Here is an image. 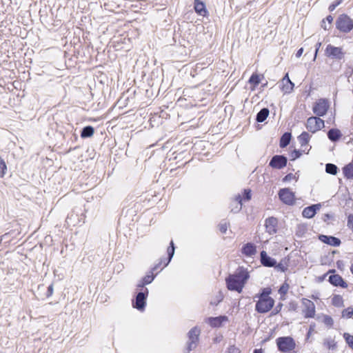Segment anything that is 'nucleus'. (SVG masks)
Returning <instances> with one entry per match:
<instances>
[{
  "label": "nucleus",
  "instance_id": "nucleus-1",
  "mask_svg": "<svg viewBox=\"0 0 353 353\" xmlns=\"http://www.w3.org/2000/svg\"><path fill=\"white\" fill-rule=\"evenodd\" d=\"M250 279V272L243 266H239L233 274H229L225 278V284L228 290L241 293Z\"/></svg>",
  "mask_w": 353,
  "mask_h": 353
},
{
  "label": "nucleus",
  "instance_id": "nucleus-2",
  "mask_svg": "<svg viewBox=\"0 0 353 353\" xmlns=\"http://www.w3.org/2000/svg\"><path fill=\"white\" fill-rule=\"evenodd\" d=\"M148 295L149 290L148 288L139 289V291L136 292L133 299H132V305L133 308L137 309L140 312L145 311Z\"/></svg>",
  "mask_w": 353,
  "mask_h": 353
},
{
  "label": "nucleus",
  "instance_id": "nucleus-3",
  "mask_svg": "<svg viewBox=\"0 0 353 353\" xmlns=\"http://www.w3.org/2000/svg\"><path fill=\"white\" fill-rule=\"evenodd\" d=\"M276 343L278 350L281 353H289L296 347V342L290 336L278 337Z\"/></svg>",
  "mask_w": 353,
  "mask_h": 353
},
{
  "label": "nucleus",
  "instance_id": "nucleus-4",
  "mask_svg": "<svg viewBox=\"0 0 353 353\" xmlns=\"http://www.w3.org/2000/svg\"><path fill=\"white\" fill-rule=\"evenodd\" d=\"M336 28L341 32L348 33L353 30V19L347 14H340L336 20Z\"/></svg>",
  "mask_w": 353,
  "mask_h": 353
},
{
  "label": "nucleus",
  "instance_id": "nucleus-5",
  "mask_svg": "<svg viewBox=\"0 0 353 353\" xmlns=\"http://www.w3.org/2000/svg\"><path fill=\"white\" fill-rule=\"evenodd\" d=\"M200 334L201 329L198 326L193 327L188 332V341L186 347L188 353L196 348L199 341Z\"/></svg>",
  "mask_w": 353,
  "mask_h": 353
},
{
  "label": "nucleus",
  "instance_id": "nucleus-6",
  "mask_svg": "<svg viewBox=\"0 0 353 353\" xmlns=\"http://www.w3.org/2000/svg\"><path fill=\"white\" fill-rule=\"evenodd\" d=\"M274 299L272 297L260 298L255 304V311L259 314L267 313L274 307Z\"/></svg>",
  "mask_w": 353,
  "mask_h": 353
},
{
  "label": "nucleus",
  "instance_id": "nucleus-7",
  "mask_svg": "<svg viewBox=\"0 0 353 353\" xmlns=\"http://www.w3.org/2000/svg\"><path fill=\"white\" fill-rule=\"evenodd\" d=\"M330 108V103L327 99L321 98L313 105L312 111L317 117L325 116Z\"/></svg>",
  "mask_w": 353,
  "mask_h": 353
},
{
  "label": "nucleus",
  "instance_id": "nucleus-8",
  "mask_svg": "<svg viewBox=\"0 0 353 353\" xmlns=\"http://www.w3.org/2000/svg\"><path fill=\"white\" fill-rule=\"evenodd\" d=\"M280 201L288 205H293L296 201L295 194L288 188H281L278 192Z\"/></svg>",
  "mask_w": 353,
  "mask_h": 353
},
{
  "label": "nucleus",
  "instance_id": "nucleus-9",
  "mask_svg": "<svg viewBox=\"0 0 353 353\" xmlns=\"http://www.w3.org/2000/svg\"><path fill=\"white\" fill-rule=\"evenodd\" d=\"M325 127L324 121L319 117H310L307 119L306 128L312 133H315Z\"/></svg>",
  "mask_w": 353,
  "mask_h": 353
},
{
  "label": "nucleus",
  "instance_id": "nucleus-10",
  "mask_svg": "<svg viewBox=\"0 0 353 353\" xmlns=\"http://www.w3.org/2000/svg\"><path fill=\"white\" fill-rule=\"evenodd\" d=\"M325 55L332 59L341 60L344 58L345 52L342 48L328 44L325 50Z\"/></svg>",
  "mask_w": 353,
  "mask_h": 353
},
{
  "label": "nucleus",
  "instance_id": "nucleus-11",
  "mask_svg": "<svg viewBox=\"0 0 353 353\" xmlns=\"http://www.w3.org/2000/svg\"><path fill=\"white\" fill-rule=\"evenodd\" d=\"M287 164L288 158L283 154H275L272 156L269 162V166L276 170H281L284 168Z\"/></svg>",
  "mask_w": 353,
  "mask_h": 353
},
{
  "label": "nucleus",
  "instance_id": "nucleus-12",
  "mask_svg": "<svg viewBox=\"0 0 353 353\" xmlns=\"http://www.w3.org/2000/svg\"><path fill=\"white\" fill-rule=\"evenodd\" d=\"M302 303L305 305V309L303 310L304 317L306 319L314 318L316 312L314 303L305 298L302 299Z\"/></svg>",
  "mask_w": 353,
  "mask_h": 353
},
{
  "label": "nucleus",
  "instance_id": "nucleus-13",
  "mask_svg": "<svg viewBox=\"0 0 353 353\" xmlns=\"http://www.w3.org/2000/svg\"><path fill=\"white\" fill-rule=\"evenodd\" d=\"M228 321V317L225 315H220L214 317L210 316L205 319V322L213 328L222 327L223 323Z\"/></svg>",
  "mask_w": 353,
  "mask_h": 353
},
{
  "label": "nucleus",
  "instance_id": "nucleus-14",
  "mask_svg": "<svg viewBox=\"0 0 353 353\" xmlns=\"http://www.w3.org/2000/svg\"><path fill=\"white\" fill-rule=\"evenodd\" d=\"M321 203L312 204L309 206H307L303 210L302 216L304 218L312 219L316 215V214L321 209Z\"/></svg>",
  "mask_w": 353,
  "mask_h": 353
},
{
  "label": "nucleus",
  "instance_id": "nucleus-15",
  "mask_svg": "<svg viewBox=\"0 0 353 353\" xmlns=\"http://www.w3.org/2000/svg\"><path fill=\"white\" fill-rule=\"evenodd\" d=\"M318 238L323 243L333 247H339L341 244V239L334 236L319 234Z\"/></svg>",
  "mask_w": 353,
  "mask_h": 353
},
{
  "label": "nucleus",
  "instance_id": "nucleus-16",
  "mask_svg": "<svg viewBox=\"0 0 353 353\" xmlns=\"http://www.w3.org/2000/svg\"><path fill=\"white\" fill-rule=\"evenodd\" d=\"M265 227L269 234H274L277 232L278 219L274 216H270L265 219Z\"/></svg>",
  "mask_w": 353,
  "mask_h": 353
},
{
  "label": "nucleus",
  "instance_id": "nucleus-17",
  "mask_svg": "<svg viewBox=\"0 0 353 353\" xmlns=\"http://www.w3.org/2000/svg\"><path fill=\"white\" fill-rule=\"evenodd\" d=\"M260 261L263 266L267 268H274L276 265V260L269 256L265 250L260 252Z\"/></svg>",
  "mask_w": 353,
  "mask_h": 353
},
{
  "label": "nucleus",
  "instance_id": "nucleus-18",
  "mask_svg": "<svg viewBox=\"0 0 353 353\" xmlns=\"http://www.w3.org/2000/svg\"><path fill=\"white\" fill-rule=\"evenodd\" d=\"M241 252L246 257H252L256 252V245L252 242H248L243 245Z\"/></svg>",
  "mask_w": 353,
  "mask_h": 353
},
{
  "label": "nucleus",
  "instance_id": "nucleus-19",
  "mask_svg": "<svg viewBox=\"0 0 353 353\" xmlns=\"http://www.w3.org/2000/svg\"><path fill=\"white\" fill-rule=\"evenodd\" d=\"M194 9L195 12L203 17L209 15V12L204 1L201 0H194Z\"/></svg>",
  "mask_w": 353,
  "mask_h": 353
},
{
  "label": "nucleus",
  "instance_id": "nucleus-20",
  "mask_svg": "<svg viewBox=\"0 0 353 353\" xmlns=\"http://www.w3.org/2000/svg\"><path fill=\"white\" fill-rule=\"evenodd\" d=\"M328 281L334 287L347 288L348 286L347 282L342 278L341 275L338 274L330 275L329 276Z\"/></svg>",
  "mask_w": 353,
  "mask_h": 353
},
{
  "label": "nucleus",
  "instance_id": "nucleus-21",
  "mask_svg": "<svg viewBox=\"0 0 353 353\" xmlns=\"http://www.w3.org/2000/svg\"><path fill=\"white\" fill-rule=\"evenodd\" d=\"M156 276L157 274H154V273L149 272L143 277H142L139 282L137 284V288L141 290L146 288L145 285L152 283Z\"/></svg>",
  "mask_w": 353,
  "mask_h": 353
},
{
  "label": "nucleus",
  "instance_id": "nucleus-22",
  "mask_svg": "<svg viewBox=\"0 0 353 353\" xmlns=\"http://www.w3.org/2000/svg\"><path fill=\"white\" fill-rule=\"evenodd\" d=\"M327 138L332 143L338 142L343 136L342 132L338 128H330L327 132Z\"/></svg>",
  "mask_w": 353,
  "mask_h": 353
},
{
  "label": "nucleus",
  "instance_id": "nucleus-23",
  "mask_svg": "<svg viewBox=\"0 0 353 353\" xmlns=\"http://www.w3.org/2000/svg\"><path fill=\"white\" fill-rule=\"evenodd\" d=\"M282 81L283 83L282 90L285 94L290 93L294 89V83L290 79L288 73L284 75Z\"/></svg>",
  "mask_w": 353,
  "mask_h": 353
},
{
  "label": "nucleus",
  "instance_id": "nucleus-24",
  "mask_svg": "<svg viewBox=\"0 0 353 353\" xmlns=\"http://www.w3.org/2000/svg\"><path fill=\"white\" fill-rule=\"evenodd\" d=\"M292 133L290 132H284L279 139V147L281 148H286L290 143V141L292 139Z\"/></svg>",
  "mask_w": 353,
  "mask_h": 353
},
{
  "label": "nucleus",
  "instance_id": "nucleus-25",
  "mask_svg": "<svg viewBox=\"0 0 353 353\" xmlns=\"http://www.w3.org/2000/svg\"><path fill=\"white\" fill-rule=\"evenodd\" d=\"M175 248H175L174 241L172 240H171V241L170 243V245L168 246V248L167 249L168 257L166 259H165V261H163L164 267L167 266L171 261L172 259L173 258L174 254Z\"/></svg>",
  "mask_w": 353,
  "mask_h": 353
},
{
  "label": "nucleus",
  "instance_id": "nucleus-26",
  "mask_svg": "<svg viewBox=\"0 0 353 353\" xmlns=\"http://www.w3.org/2000/svg\"><path fill=\"white\" fill-rule=\"evenodd\" d=\"M270 114V110L268 108H263L256 115V121L257 123H263L266 120Z\"/></svg>",
  "mask_w": 353,
  "mask_h": 353
},
{
  "label": "nucleus",
  "instance_id": "nucleus-27",
  "mask_svg": "<svg viewBox=\"0 0 353 353\" xmlns=\"http://www.w3.org/2000/svg\"><path fill=\"white\" fill-rule=\"evenodd\" d=\"M342 170L345 179H353V161H351L343 166Z\"/></svg>",
  "mask_w": 353,
  "mask_h": 353
},
{
  "label": "nucleus",
  "instance_id": "nucleus-28",
  "mask_svg": "<svg viewBox=\"0 0 353 353\" xmlns=\"http://www.w3.org/2000/svg\"><path fill=\"white\" fill-rule=\"evenodd\" d=\"M94 133V128L92 125H86L81 130V137L82 139L90 138Z\"/></svg>",
  "mask_w": 353,
  "mask_h": 353
},
{
  "label": "nucleus",
  "instance_id": "nucleus-29",
  "mask_svg": "<svg viewBox=\"0 0 353 353\" xmlns=\"http://www.w3.org/2000/svg\"><path fill=\"white\" fill-rule=\"evenodd\" d=\"M289 261V258L285 257L279 263L276 262V265L274 266V268L281 272H285L288 270Z\"/></svg>",
  "mask_w": 353,
  "mask_h": 353
},
{
  "label": "nucleus",
  "instance_id": "nucleus-30",
  "mask_svg": "<svg viewBox=\"0 0 353 353\" xmlns=\"http://www.w3.org/2000/svg\"><path fill=\"white\" fill-rule=\"evenodd\" d=\"M261 78L260 74L256 72L253 73L249 78L248 83L252 86V90H254L261 83Z\"/></svg>",
  "mask_w": 353,
  "mask_h": 353
},
{
  "label": "nucleus",
  "instance_id": "nucleus-31",
  "mask_svg": "<svg viewBox=\"0 0 353 353\" xmlns=\"http://www.w3.org/2000/svg\"><path fill=\"white\" fill-rule=\"evenodd\" d=\"M297 139L299 141V143L301 144V146L303 147L308 144L310 139V135L308 132L303 131L301 133V134L298 136Z\"/></svg>",
  "mask_w": 353,
  "mask_h": 353
},
{
  "label": "nucleus",
  "instance_id": "nucleus-32",
  "mask_svg": "<svg viewBox=\"0 0 353 353\" xmlns=\"http://www.w3.org/2000/svg\"><path fill=\"white\" fill-rule=\"evenodd\" d=\"M272 293V289L270 288H261L260 292L256 294L255 297L258 298L259 300L261 299H267L270 296V294Z\"/></svg>",
  "mask_w": 353,
  "mask_h": 353
},
{
  "label": "nucleus",
  "instance_id": "nucleus-33",
  "mask_svg": "<svg viewBox=\"0 0 353 353\" xmlns=\"http://www.w3.org/2000/svg\"><path fill=\"white\" fill-rule=\"evenodd\" d=\"M332 304L336 307L344 306L343 297L339 294H335L332 299Z\"/></svg>",
  "mask_w": 353,
  "mask_h": 353
},
{
  "label": "nucleus",
  "instance_id": "nucleus-34",
  "mask_svg": "<svg viewBox=\"0 0 353 353\" xmlns=\"http://www.w3.org/2000/svg\"><path fill=\"white\" fill-rule=\"evenodd\" d=\"M325 172L327 174L336 175L339 172V168L335 164L328 163L325 165Z\"/></svg>",
  "mask_w": 353,
  "mask_h": 353
},
{
  "label": "nucleus",
  "instance_id": "nucleus-35",
  "mask_svg": "<svg viewBox=\"0 0 353 353\" xmlns=\"http://www.w3.org/2000/svg\"><path fill=\"white\" fill-rule=\"evenodd\" d=\"M323 345L325 346L327 349L332 350H335L337 347L336 342L331 338L325 339L323 341Z\"/></svg>",
  "mask_w": 353,
  "mask_h": 353
},
{
  "label": "nucleus",
  "instance_id": "nucleus-36",
  "mask_svg": "<svg viewBox=\"0 0 353 353\" xmlns=\"http://www.w3.org/2000/svg\"><path fill=\"white\" fill-rule=\"evenodd\" d=\"M323 319L322 322L329 328L332 327L334 325V320L332 318V316L327 315V314H323L322 315Z\"/></svg>",
  "mask_w": 353,
  "mask_h": 353
},
{
  "label": "nucleus",
  "instance_id": "nucleus-37",
  "mask_svg": "<svg viewBox=\"0 0 353 353\" xmlns=\"http://www.w3.org/2000/svg\"><path fill=\"white\" fill-rule=\"evenodd\" d=\"M343 336L348 347L353 350V336L350 333L345 332Z\"/></svg>",
  "mask_w": 353,
  "mask_h": 353
},
{
  "label": "nucleus",
  "instance_id": "nucleus-38",
  "mask_svg": "<svg viewBox=\"0 0 353 353\" xmlns=\"http://www.w3.org/2000/svg\"><path fill=\"white\" fill-rule=\"evenodd\" d=\"M244 201H248L252 199V190L250 188H245L241 194Z\"/></svg>",
  "mask_w": 353,
  "mask_h": 353
},
{
  "label": "nucleus",
  "instance_id": "nucleus-39",
  "mask_svg": "<svg viewBox=\"0 0 353 353\" xmlns=\"http://www.w3.org/2000/svg\"><path fill=\"white\" fill-rule=\"evenodd\" d=\"M288 289H289V285L286 282H284L280 286L278 292H279V294L281 295V299H282V300L284 299L282 298V296H285L287 294Z\"/></svg>",
  "mask_w": 353,
  "mask_h": 353
},
{
  "label": "nucleus",
  "instance_id": "nucleus-40",
  "mask_svg": "<svg viewBox=\"0 0 353 353\" xmlns=\"http://www.w3.org/2000/svg\"><path fill=\"white\" fill-rule=\"evenodd\" d=\"M342 317L346 318V319H350L353 316V307H348L344 310H343L342 312Z\"/></svg>",
  "mask_w": 353,
  "mask_h": 353
},
{
  "label": "nucleus",
  "instance_id": "nucleus-41",
  "mask_svg": "<svg viewBox=\"0 0 353 353\" xmlns=\"http://www.w3.org/2000/svg\"><path fill=\"white\" fill-rule=\"evenodd\" d=\"M53 292H54V285H53V283H51L47 288V291L43 294V296H42L40 294H39V296H41V299H45L46 298H50L53 294Z\"/></svg>",
  "mask_w": 353,
  "mask_h": 353
},
{
  "label": "nucleus",
  "instance_id": "nucleus-42",
  "mask_svg": "<svg viewBox=\"0 0 353 353\" xmlns=\"http://www.w3.org/2000/svg\"><path fill=\"white\" fill-rule=\"evenodd\" d=\"M302 154H303V151L301 150H298V149L293 150L290 154V156L291 157L290 160L294 161V160L300 158L301 157Z\"/></svg>",
  "mask_w": 353,
  "mask_h": 353
},
{
  "label": "nucleus",
  "instance_id": "nucleus-43",
  "mask_svg": "<svg viewBox=\"0 0 353 353\" xmlns=\"http://www.w3.org/2000/svg\"><path fill=\"white\" fill-rule=\"evenodd\" d=\"M7 165L5 161L0 157V178H3L6 174Z\"/></svg>",
  "mask_w": 353,
  "mask_h": 353
},
{
  "label": "nucleus",
  "instance_id": "nucleus-44",
  "mask_svg": "<svg viewBox=\"0 0 353 353\" xmlns=\"http://www.w3.org/2000/svg\"><path fill=\"white\" fill-rule=\"evenodd\" d=\"M230 212L236 214L239 212L242 209V205H240L239 203H234V202H232L230 204Z\"/></svg>",
  "mask_w": 353,
  "mask_h": 353
},
{
  "label": "nucleus",
  "instance_id": "nucleus-45",
  "mask_svg": "<svg viewBox=\"0 0 353 353\" xmlns=\"http://www.w3.org/2000/svg\"><path fill=\"white\" fill-rule=\"evenodd\" d=\"M307 232V227L303 224L299 225L296 234L298 236H302Z\"/></svg>",
  "mask_w": 353,
  "mask_h": 353
},
{
  "label": "nucleus",
  "instance_id": "nucleus-46",
  "mask_svg": "<svg viewBox=\"0 0 353 353\" xmlns=\"http://www.w3.org/2000/svg\"><path fill=\"white\" fill-rule=\"evenodd\" d=\"M223 299V296L219 292V295L216 296L215 299L210 301V304L211 305H219Z\"/></svg>",
  "mask_w": 353,
  "mask_h": 353
},
{
  "label": "nucleus",
  "instance_id": "nucleus-47",
  "mask_svg": "<svg viewBox=\"0 0 353 353\" xmlns=\"http://www.w3.org/2000/svg\"><path fill=\"white\" fill-rule=\"evenodd\" d=\"M343 0H335L333 1L328 7V10L330 12L334 11L337 6H339Z\"/></svg>",
  "mask_w": 353,
  "mask_h": 353
},
{
  "label": "nucleus",
  "instance_id": "nucleus-48",
  "mask_svg": "<svg viewBox=\"0 0 353 353\" xmlns=\"http://www.w3.org/2000/svg\"><path fill=\"white\" fill-rule=\"evenodd\" d=\"M283 306V304L282 303L279 302L276 305V307L273 309V310L272 311L271 316L278 314L282 310Z\"/></svg>",
  "mask_w": 353,
  "mask_h": 353
},
{
  "label": "nucleus",
  "instance_id": "nucleus-49",
  "mask_svg": "<svg viewBox=\"0 0 353 353\" xmlns=\"http://www.w3.org/2000/svg\"><path fill=\"white\" fill-rule=\"evenodd\" d=\"M347 226L353 230V214H350L347 216Z\"/></svg>",
  "mask_w": 353,
  "mask_h": 353
},
{
  "label": "nucleus",
  "instance_id": "nucleus-50",
  "mask_svg": "<svg viewBox=\"0 0 353 353\" xmlns=\"http://www.w3.org/2000/svg\"><path fill=\"white\" fill-rule=\"evenodd\" d=\"M228 353H241V350L235 345H230L227 350Z\"/></svg>",
  "mask_w": 353,
  "mask_h": 353
},
{
  "label": "nucleus",
  "instance_id": "nucleus-51",
  "mask_svg": "<svg viewBox=\"0 0 353 353\" xmlns=\"http://www.w3.org/2000/svg\"><path fill=\"white\" fill-rule=\"evenodd\" d=\"M293 178H295V175H294L292 173H288L282 179V181L283 183H288L293 179Z\"/></svg>",
  "mask_w": 353,
  "mask_h": 353
},
{
  "label": "nucleus",
  "instance_id": "nucleus-52",
  "mask_svg": "<svg viewBox=\"0 0 353 353\" xmlns=\"http://www.w3.org/2000/svg\"><path fill=\"white\" fill-rule=\"evenodd\" d=\"M298 308V304L295 301H290L289 303V310L296 311Z\"/></svg>",
  "mask_w": 353,
  "mask_h": 353
},
{
  "label": "nucleus",
  "instance_id": "nucleus-53",
  "mask_svg": "<svg viewBox=\"0 0 353 353\" xmlns=\"http://www.w3.org/2000/svg\"><path fill=\"white\" fill-rule=\"evenodd\" d=\"M243 197L241 194H238L234 197V201H233L234 203H239L240 205H243Z\"/></svg>",
  "mask_w": 353,
  "mask_h": 353
},
{
  "label": "nucleus",
  "instance_id": "nucleus-54",
  "mask_svg": "<svg viewBox=\"0 0 353 353\" xmlns=\"http://www.w3.org/2000/svg\"><path fill=\"white\" fill-rule=\"evenodd\" d=\"M314 327H315V323H312L310 325L309 329H308L307 334H306V339L310 338L312 332L314 330Z\"/></svg>",
  "mask_w": 353,
  "mask_h": 353
},
{
  "label": "nucleus",
  "instance_id": "nucleus-55",
  "mask_svg": "<svg viewBox=\"0 0 353 353\" xmlns=\"http://www.w3.org/2000/svg\"><path fill=\"white\" fill-rule=\"evenodd\" d=\"M219 231L222 234H225L226 233L227 230H228V226H227L226 223H221V224H219Z\"/></svg>",
  "mask_w": 353,
  "mask_h": 353
},
{
  "label": "nucleus",
  "instance_id": "nucleus-56",
  "mask_svg": "<svg viewBox=\"0 0 353 353\" xmlns=\"http://www.w3.org/2000/svg\"><path fill=\"white\" fill-rule=\"evenodd\" d=\"M163 263V261L161 260L160 262H159L158 263L155 264L151 269L149 271L150 272H152L154 273V271L157 270L161 265V263Z\"/></svg>",
  "mask_w": 353,
  "mask_h": 353
},
{
  "label": "nucleus",
  "instance_id": "nucleus-57",
  "mask_svg": "<svg viewBox=\"0 0 353 353\" xmlns=\"http://www.w3.org/2000/svg\"><path fill=\"white\" fill-rule=\"evenodd\" d=\"M344 266H345V264H344V262L342 260H338L336 261V267L339 270H343V268H344Z\"/></svg>",
  "mask_w": 353,
  "mask_h": 353
},
{
  "label": "nucleus",
  "instance_id": "nucleus-58",
  "mask_svg": "<svg viewBox=\"0 0 353 353\" xmlns=\"http://www.w3.org/2000/svg\"><path fill=\"white\" fill-rule=\"evenodd\" d=\"M334 218V216L332 214H330V213H326L323 215V221L326 222L328 220L330 219H332Z\"/></svg>",
  "mask_w": 353,
  "mask_h": 353
},
{
  "label": "nucleus",
  "instance_id": "nucleus-59",
  "mask_svg": "<svg viewBox=\"0 0 353 353\" xmlns=\"http://www.w3.org/2000/svg\"><path fill=\"white\" fill-rule=\"evenodd\" d=\"M303 52V48H299L296 52V57L297 58H299L302 55Z\"/></svg>",
  "mask_w": 353,
  "mask_h": 353
},
{
  "label": "nucleus",
  "instance_id": "nucleus-60",
  "mask_svg": "<svg viewBox=\"0 0 353 353\" xmlns=\"http://www.w3.org/2000/svg\"><path fill=\"white\" fill-rule=\"evenodd\" d=\"M325 19V21H327L330 24H331L333 21V17L332 15H327Z\"/></svg>",
  "mask_w": 353,
  "mask_h": 353
},
{
  "label": "nucleus",
  "instance_id": "nucleus-61",
  "mask_svg": "<svg viewBox=\"0 0 353 353\" xmlns=\"http://www.w3.org/2000/svg\"><path fill=\"white\" fill-rule=\"evenodd\" d=\"M326 276H327V274L325 273L323 275L319 276L317 278V280L319 282H323L325 279Z\"/></svg>",
  "mask_w": 353,
  "mask_h": 353
},
{
  "label": "nucleus",
  "instance_id": "nucleus-62",
  "mask_svg": "<svg viewBox=\"0 0 353 353\" xmlns=\"http://www.w3.org/2000/svg\"><path fill=\"white\" fill-rule=\"evenodd\" d=\"M321 46V42L316 43V46H315V55H316V54L318 53V51H319Z\"/></svg>",
  "mask_w": 353,
  "mask_h": 353
},
{
  "label": "nucleus",
  "instance_id": "nucleus-63",
  "mask_svg": "<svg viewBox=\"0 0 353 353\" xmlns=\"http://www.w3.org/2000/svg\"><path fill=\"white\" fill-rule=\"evenodd\" d=\"M272 338V334L268 335L267 337H265L264 339L262 340L261 343H265L270 340Z\"/></svg>",
  "mask_w": 353,
  "mask_h": 353
},
{
  "label": "nucleus",
  "instance_id": "nucleus-64",
  "mask_svg": "<svg viewBox=\"0 0 353 353\" xmlns=\"http://www.w3.org/2000/svg\"><path fill=\"white\" fill-rule=\"evenodd\" d=\"M253 353H263V350L261 348L259 349H254L253 350Z\"/></svg>",
  "mask_w": 353,
  "mask_h": 353
}]
</instances>
